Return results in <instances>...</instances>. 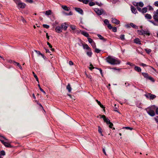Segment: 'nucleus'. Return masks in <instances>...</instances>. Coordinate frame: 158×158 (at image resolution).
I'll return each mask as SVG.
<instances>
[{
	"label": "nucleus",
	"instance_id": "3",
	"mask_svg": "<svg viewBox=\"0 0 158 158\" xmlns=\"http://www.w3.org/2000/svg\"><path fill=\"white\" fill-rule=\"evenodd\" d=\"M144 96L147 99H149L150 100H153L156 97L155 95L152 94L150 93H147L144 95Z\"/></svg>",
	"mask_w": 158,
	"mask_h": 158
},
{
	"label": "nucleus",
	"instance_id": "9",
	"mask_svg": "<svg viewBox=\"0 0 158 158\" xmlns=\"http://www.w3.org/2000/svg\"><path fill=\"white\" fill-rule=\"evenodd\" d=\"M1 142L6 147L11 148V145L9 143L7 142H4V141L2 140L1 139H0Z\"/></svg>",
	"mask_w": 158,
	"mask_h": 158
},
{
	"label": "nucleus",
	"instance_id": "15",
	"mask_svg": "<svg viewBox=\"0 0 158 158\" xmlns=\"http://www.w3.org/2000/svg\"><path fill=\"white\" fill-rule=\"evenodd\" d=\"M145 17L147 19H150L152 18V16L148 14H146L145 15Z\"/></svg>",
	"mask_w": 158,
	"mask_h": 158
},
{
	"label": "nucleus",
	"instance_id": "34",
	"mask_svg": "<svg viewBox=\"0 0 158 158\" xmlns=\"http://www.w3.org/2000/svg\"><path fill=\"white\" fill-rule=\"evenodd\" d=\"M70 27L72 30H75V29H76V27L75 25H70Z\"/></svg>",
	"mask_w": 158,
	"mask_h": 158
},
{
	"label": "nucleus",
	"instance_id": "56",
	"mask_svg": "<svg viewBox=\"0 0 158 158\" xmlns=\"http://www.w3.org/2000/svg\"><path fill=\"white\" fill-rule=\"evenodd\" d=\"M21 20L22 21L23 23H25L26 22V20L23 18V17H21Z\"/></svg>",
	"mask_w": 158,
	"mask_h": 158
},
{
	"label": "nucleus",
	"instance_id": "37",
	"mask_svg": "<svg viewBox=\"0 0 158 158\" xmlns=\"http://www.w3.org/2000/svg\"><path fill=\"white\" fill-rule=\"evenodd\" d=\"M104 23L106 25H108L109 23V22L108 19H105L104 21Z\"/></svg>",
	"mask_w": 158,
	"mask_h": 158
},
{
	"label": "nucleus",
	"instance_id": "60",
	"mask_svg": "<svg viewBox=\"0 0 158 158\" xmlns=\"http://www.w3.org/2000/svg\"><path fill=\"white\" fill-rule=\"evenodd\" d=\"M69 64L70 65H73V63L71 61H69Z\"/></svg>",
	"mask_w": 158,
	"mask_h": 158
},
{
	"label": "nucleus",
	"instance_id": "31",
	"mask_svg": "<svg viewBox=\"0 0 158 158\" xmlns=\"http://www.w3.org/2000/svg\"><path fill=\"white\" fill-rule=\"evenodd\" d=\"M119 37L120 39L122 40H125V35L123 34L121 35Z\"/></svg>",
	"mask_w": 158,
	"mask_h": 158
},
{
	"label": "nucleus",
	"instance_id": "32",
	"mask_svg": "<svg viewBox=\"0 0 158 158\" xmlns=\"http://www.w3.org/2000/svg\"><path fill=\"white\" fill-rule=\"evenodd\" d=\"M33 74L34 77L35 78L36 80L37 81L38 83H39L38 78L37 77V76L35 75V73L34 72H33Z\"/></svg>",
	"mask_w": 158,
	"mask_h": 158
},
{
	"label": "nucleus",
	"instance_id": "54",
	"mask_svg": "<svg viewBox=\"0 0 158 158\" xmlns=\"http://www.w3.org/2000/svg\"><path fill=\"white\" fill-rule=\"evenodd\" d=\"M140 65L142 66L143 67H146L147 66V65L144 64H143V63H141L140 64Z\"/></svg>",
	"mask_w": 158,
	"mask_h": 158
},
{
	"label": "nucleus",
	"instance_id": "64",
	"mask_svg": "<svg viewBox=\"0 0 158 158\" xmlns=\"http://www.w3.org/2000/svg\"><path fill=\"white\" fill-rule=\"evenodd\" d=\"M156 114H158V108H156Z\"/></svg>",
	"mask_w": 158,
	"mask_h": 158
},
{
	"label": "nucleus",
	"instance_id": "10",
	"mask_svg": "<svg viewBox=\"0 0 158 158\" xmlns=\"http://www.w3.org/2000/svg\"><path fill=\"white\" fill-rule=\"evenodd\" d=\"M55 30V31L58 33H60L62 31V30L60 28V26H59L56 27Z\"/></svg>",
	"mask_w": 158,
	"mask_h": 158
},
{
	"label": "nucleus",
	"instance_id": "46",
	"mask_svg": "<svg viewBox=\"0 0 158 158\" xmlns=\"http://www.w3.org/2000/svg\"><path fill=\"white\" fill-rule=\"evenodd\" d=\"M100 50L96 48H95V51L97 53H99L100 52Z\"/></svg>",
	"mask_w": 158,
	"mask_h": 158
},
{
	"label": "nucleus",
	"instance_id": "53",
	"mask_svg": "<svg viewBox=\"0 0 158 158\" xmlns=\"http://www.w3.org/2000/svg\"><path fill=\"white\" fill-rule=\"evenodd\" d=\"M153 14L158 15V9L156 11H154Z\"/></svg>",
	"mask_w": 158,
	"mask_h": 158
},
{
	"label": "nucleus",
	"instance_id": "42",
	"mask_svg": "<svg viewBox=\"0 0 158 158\" xmlns=\"http://www.w3.org/2000/svg\"><path fill=\"white\" fill-rule=\"evenodd\" d=\"M148 79L150 80L151 81H152L153 82H154L155 81V80H154V79L152 77H151L150 76L149 77H148Z\"/></svg>",
	"mask_w": 158,
	"mask_h": 158
},
{
	"label": "nucleus",
	"instance_id": "51",
	"mask_svg": "<svg viewBox=\"0 0 158 158\" xmlns=\"http://www.w3.org/2000/svg\"><path fill=\"white\" fill-rule=\"evenodd\" d=\"M109 127L110 128H112V127L113 126V124L111 123L110 122V123H109Z\"/></svg>",
	"mask_w": 158,
	"mask_h": 158
},
{
	"label": "nucleus",
	"instance_id": "58",
	"mask_svg": "<svg viewBox=\"0 0 158 158\" xmlns=\"http://www.w3.org/2000/svg\"><path fill=\"white\" fill-rule=\"evenodd\" d=\"M130 24H126L125 25V27H127V28H130Z\"/></svg>",
	"mask_w": 158,
	"mask_h": 158
},
{
	"label": "nucleus",
	"instance_id": "13",
	"mask_svg": "<svg viewBox=\"0 0 158 158\" xmlns=\"http://www.w3.org/2000/svg\"><path fill=\"white\" fill-rule=\"evenodd\" d=\"M81 32V33L82 35H84L86 37H89V34L85 31H80Z\"/></svg>",
	"mask_w": 158,
	"mask_h": 158
},
{
	"label": "nucleus",
	"instance_id": "22",
	"mask_svg": "<svg viewBox=\"0 0 158 158\" xmlns=\"http://www.w3.org/2000/svg\"><path fill=\"white\" fill-rule=\"evenodd\" d=\"M135 69L138 72H141V69L139 67L137 66H135Z\"/></svg>",
	"mask_w": 158,
	"mask_h": 158
},
{
	"label": "nucleus",
	"instance_id": "12",
	"mask_svg": "<svg viewBox=\"0 0 158 158\" xmlns=\"http://www.w3.org/2000/svg\"><path fill=\"white\" fill-rule=\"evenodd\" d=\"M76 10L80 14L82 15L83 14V10L80 8H75Z\"/></svg>",
	"mask_w": 158,
	"mask_h": 158
},
{
	"label": "nucleus",
	"instance_id": "30",
	"mask_svg": "<svg viewBox=\"0 0 158 158\" xmlns=\"http://www.w3.org/2000/svg\"><path fill=\"white\" fill-rule=\"evenodd\" d=\"M89 51V52H87V54L89 56L91 57L92 55V52L91 51V49H90V50Z\"/></svg>",
	"mask_w": 158,
	"mask_h": 158
},
{
	"label": "nucleus",
	"instance_id": "48",
	"mask_svg": "<svg viewBox=\"0 0 158 158\" xmlns=\"http://www.w3.org/2000/svg\"><path fill=\"white\" fill-rule=\"evenodd\" d=\"M112 29L113 31L114 32H116L117 31V28L116 27H112Z\"/></svg>",
	"mask_w": 158,
	"mask_h": 158
},
{
	"label": "nucleus",
	"instance_id": "33",
	"mask_svg": "<svg viewBox=\"0 0 158 158\" xmlns=\"http://www.w3.org/2000/svg\"><path fill=\"white\" fill-rule=\"evenodd\" d=\"M147 8L149 10H153V8L150 6H147Z\"/></svg>",
	"mask_w": 158,
	"mask_h": 158
},
{
	"label": "nucleus",
	"instance_id": "17",
	"mask_svg": "<svg viewBox=\"0 0 158 158\" xmlns=\"http://www.w3.org/2000/svg\"><path fill=\"white\" fill-rule=\"evenodd\" d=\"M131 9L132 13L134 14H136V13L137 12V10L133 6H131Z\"/></svg>",
	"mask_w": 158,
	"mask_h": 158
},
{
	"label": "nucleus",
	"instance_id": "45",
	"mask_svg": "<svg viewBox=\"0 0 158 158\" xmlns=\"http://www.w3.org/2000/svg\"><path fill=\"white\" fill-rule=\"evenodd\" d=\"M0 154L2 156H4L5 155V152L4 151H1Z\"/></svg>",
	"mask_w": 158,
	"mask_h": 158
},
{
	"label": "nucleus",
	"instance_id": "28",
	"mask_svg": "<svg viewBox=\"0 0 158 158\" xmlns=\"http://www.w3.org/2000/svg\"><path fill=\"white\" fill-rule=\"evenodd\" d=\"M137 4L138 5L141 7H143L144 5L143 3L142 2H139L138 3H137Z\"/></svg>",
	"mask_w": 158,
	"mask_h": 158
},
{
	"label": "nucleus",
	"instance_id": "11",
	"mask_svg": "<svg viewBox=\"0 0 158 158\" xmlns=\"http://www.w3.org/2000/svg\"><path fill=\"white\" fill-rule=\"evenodd\" d=\"M25 4L22 2H19L18 4V6L19 8H23L25 7Z\"/></svg>",
	"mask_w": 158,
	"mask_h": 158
},
{
	"label": "nucleus",
	"instance_id": "63",
	"mask_svg": "<svg viewBox=\"0 0 158 158\" xmlns=\"http://www.w3.org/2000/svg\"><path fill=\"white\" fill-rule=\"evenodd\" d=\"M102 151H103V153L105 155H106V152H105V149L104 148H103Z\"/></svg>",
	"mask_w": 158,
	"mask_h": 158
},
{
	"label": "nucleus",
	"instance_id": "27",
	"mask_svg": "<svg viewBox=\"0 0 158 158\" xmlns=\"http://www.w3.org/2000/svg\"><path fill=\"white\" fill-rule=\"evenodd\" d=\"M35 52L36 53L38 54V56L41 55L42 56V57H44V55L43 54H42L39 51H37L36 50H34Z\"/></svg>",
	"mask_w": 158,
	"mask_h": 158
},
{
	"label": "nucleus",
	"instance_id": "55",
	"mask_svg": "<svg viewBox=\"0 0 158 158\" xmlns=\"http://www.w3.org/2000/svg\"><path fill=\"white\" fill-rule=\"evenodd\" d=\"M96 4L99 6H101L102 4L101 2H96Z\"/></svg>",
	"mask_w": 158,
	"mask_h": 158
},
{
	"label": "nucleus",
	"instance_id": "29",
	"mask_svg": "<svg viewBox=\"0 0 158 158\" xmlns=\"http://www.w3.org/2000/svg\"><path fill=\"white\" fill-rule=\"evenodd\" d=\"M51 14V11L50 10L46 11L45 12V15H48Z\"/></svg>",
	"mask_w": 158,
	"mask_h": 158
},
{
	"label": "nucleus",
	"instance_id": "23",
	"mask_svg": "<svg viewBox=\"0 0 158 158\" xmlns=\"http://www.w3.org/2000/svg\"><path fill=\"white\" fill-rule=\"evenodd\" d=\"M148 8L147 7H144L141 10V12L143 13H146L147 11Z\"/></svg>",
	"mask_w": 158,
	"mask_h": 158
},
{
	"label": "nucleus",
	"instance_id": "35",
	"mask_svg": "<svg viewBox=\"0 0 158 158\" xmlns=\"http://www.w3.org/2000/svg\"><path fill=\"white\" fill-rule=\"evenodd\" d=\"M38 86L39 88V89H40V90L42 92H43L44 94H45V91L44 90L42 89L41 87H40V84H38Z\"/></svg>",
	"mask_w": 158,
	"mask_h": 158
},
{
	"label": "nucleus",
	"instance_id": "52",
	"mask_svg": "<svg viewBox=\"0 0 158 158\" xmlns=\"http://www.w3.org/2000/svg\"><path fill=\"white\" fill-rule=\"evenodd\" d=\"M126 129H127V130H132L133 129L132 128H131L129 127H124Z\"/></svg>",
	"mask_w": 158,
	"mask_h": 158
},
{
	"label": "nucleus",
	"instance_id": "1",
	"mask_svg": "<svg viewBox=\"0 0 158 158\" xmlns=\"http://www.w3.org/2000/svg\"><path fill=\"white\" fill-rule=\"evenodd\" d=\"M106 61L112 65H117L119 64L120 61L117 58L112 56H108L106 58Z\"/></svg>",
	"mask_w": 158,
	"mask_h": 158
},
{
	"label": "nucleus",
	"instance_id": "62",
	"mask_svg": "<svg viewBox=\"0 0 158 158\" xmlns=\"http://www.w3.org/2000/svg\"><path fill=\"white\" fill-rule=\"evenodd\" d=\"M26 1L30 3H32L33 2V1L32 0H26Z\"/></svg>",
	"mask_w": 158,
	"mask_h": 158
},
{
	"label": "nucleus",
	"instance_id": "6",
	"mask_svg": "<svg viewBox=\"0 0 158 158\" xmlns=\"http://www.w3.org/2000/svg\"><path fill=\"white\" fill-rule=\"evenodd\" d=\"M68 25L67 24L65 23H63L61 24L60 27L62 30H64V31H66L68 27Z\"/></svg>",
	"mask_w": 158,
	"mask_h": 158
},
{
	"label": "nucleus",
	"instance_id": "19",
	"mask_svg": "<svg viewBox=\"0 0 158 158\" xmlns=\"http://www.w3.org/2000/svg\"><path fill=\"white\" fill-rule=\"evenodd\" d=\"M144 35L145 34L149 36L150 35V33L149 31L148 30H144Z\"/></svg>",
	"mask_w": 158,
	"mask_h": 158
},
{
	"label": "nucleus",
	"instance_id": "36",
	"mask_svg": "<svg viewBox=\"0 0 158 158\" xmlns=\"http://www.w3.org/2000/svg\"><path fill=\"white\" fill-rule=\"evenodd\" d=\"M138 31L139 32V34L141 35H143L144 34V30H142L140 31Z\"/></svg>",
	"mask_w": 158,
	"mask_h": 158
},
{
	"label": "nucleus",
	"instance_id": "59",
	"mask_svg": "<svg viewBox=\"0 0 158 158\" xmlns=\"http://www.w3.org/2000/svg\"><path fill=\"white\" fill-rule=\"evenodd\" d=\"M47 44L49 46V47L50 48H52V46L51 45V44L48 42H47Z\"/></svg>",
	"mask_w": 158,
	"mask_h": 158
},
{
	"label": "nucleus",
	"instance_id": "18",
	"mask_svg": "<svg viewBox=\"0 0 158 158\" xmlns=\"http://www.w3.org/2000/svg\"><path fill=\"white\" fill-rule=\"evenodd\" d=\"M134 43L138 44H140L141 42L139 40V39L138 38H136L134 40Z\"/></svg>",
	"mask_w": 158,
	"mask_h": 158
},
{
	"label": "nucleus",
	"instance_id": "21",
	"mask_svg": "<svg viewBox=\"0 0 158 158\" xmlns=\"http://www.w3.org/2000/svg\"><path fill=\"white\" fill-rule=\"evenodd\" d=\"M83 47L84 49H86L89 50H90V48L89 47L88 45L86 44L83 45Z\"/></svg>",
	"mask_w": 158,
	"mask_h": 158
},
{
	"label": "nucleus",
	"instance_id": "57",
	"mask_svg": "<svg viewBox=\"0 0 158 158\" xmlns=\"http://www.w3.org/2000/svg\"><path fill=\"white\" fill-rule=\"evenodd\" d=\"M154 5L156 6H158V1L155 2Z\"/></svg>",
	"mask_w": 158,
	"mask_h": 158
},
{
	"label": "nucleus",
	"instance_id": "8",
	"mask_svg": "<svg viewBox=\"0 0 158 158\" xmlns=\"http://www.w3.org/2000/svg\"><path fill=\"white\" fill-rule=\"evenodd\" d=\"M111 22L117 25L119 24L120 23V22L118 20L114 18H111Z\"/></svg>",
	"mask_w": 158,
	"mask_h": 158
},
{
	"label": "nucleus",
	"instance_id": "47",
	"mask_svg": "<svg viewBox=\"0 0 158 158\" xmlns=\"http://www.w3.org/2000/svg\"><path fill=\"white\" fill-rule=\"evenodd\" d=\"M89 2V0H83L82 2H83L84 3L87 4Z\"/></svg>",
	"mask_w": 158,
	"mask_h": 158
},
{
	"label": "nucleus",
	"instance_id": "20",
	"mask_svg": "<svg viewBox=\"0 0 158 158\" xmlns=\"http://www.w3.org/2000/svg\"><path fill=\"white\" fill-rule=\"evenodd\" d=\"M98 131L99 133L102 136H103V135L102 133V129L99 126H98Z\"/></svg>",
	"mask_w": 158,
	"mask_h": 158
},
{
	"label": "nucleus",
	"instance_id": "61",
	"mask_svg": "<svg viewBox=\"0 0 158 158\" xmlns=\"http://www.w3.org/2000/svg\"><path fill=\"white\" fill-rule=\"evenodd\" d=\"M90 66H91V67H90L89 68V69H90V70H92L93 69H94V67H93L92 65V64H91L90 65Z\"/></svg>",
	"mask_w": 158,
	"mask_h": 158
},
{
	"label": "nucleus",
	"instance_id": "4",
	"mask_svg": "<svg viewBox=\"0 0 158 158\" xmlns=\"http://www.w3.org/2000/svg\"><path fill=\"white\" fill-rule=\"evenodd\" d=\"M94 10L99 15H100L102 14H105L104 10L102 9L100 10L98 8H95Z\"/></svg>",
	"mask_w": 158,
	"mask_h": 158
},
{
	"label": "nucleus",
	"instance_id": "16",
	"mask_svg": "<svg viewBox=\"0 0 158 158\" xmlns=\"http://www.w3.org/2000/svg\"><path fill=\"white\" fill-rule=\"evenodd\" d=\"M153 14V19L155 21L157 22L158 21V15H157L155 14Z\"/></svg>",
	"mask_w": 158,
	"mask_h": 158
},
{
	"label": "nucleus",
	"instance_id": "25",
	"mask_svg": "<svg viewBox=\"0 0 158 158\" xmlns=\"http://www.w3.org/2000/svg\"><path fill=\"white\" fill-rule=\"evenodd\" d=\"M66 88L68 90V91L69 92H71L72 90V88L71 87L70 85L69 84L68 85H67Z\"/></svg>",
	"mask_w": 158,
	"mask_h": 158
},
{
	"label": "nucleus",
	"instance_id": "41",
	"mask_svg": "<svg viewBox=\"0 0 158 158\" xmlns=\"http://www.w3.org/2000/svg\"><path fill=\"white\" fill-rule=\"evenodd\" d=\"M89 5L90 6H92L95 5V3L93 2H90L89 3Z\"/></svg>",
	"mask_w": 158,
	"mask_h": 158
},
{
	"label": "nucleus",
	"instance_id": "39",
	"mask_svg": "<svg viewBox=\"0 0 158 158\" xmlns=\"http://www.w3.org/2000/svg\"><path fill=\"white\" fill-rule=\"evenodd\" d=\"M91 46L93 48H95L96 47V46L95 43L94 42L92 44H91Z\"/></svg>",
	"mask_w": 158,
	"mask_h": 158
},
{
	"label": "nucleus",
	"instance_id": "40",
	"mask_svg": "<svg viewBox=\"0 0 158 158\" xmlns=\"http://www.w3.org/2000/svg\"><path fill=\"white\" fill-rule=\"evenodd\" d=\"M88 41L91 44H92L93 42H94L93 41V40L91 38H88Z\"/></svg>",
	"mask_w": 158,
	"mask_h": 158
},
{
	"label": "nucleus",
	"instance_id": "24",
	"mask_svg": "<svg viewBox=\"0 0 158 158\" xmlns=\"http://www.w3.org/2000/svg\"><path fill=\"white\" fill-rule=\"evenodd\" d=\"M130 25L131 27L133 28H135V29H137L138 28V27L133 23H130Z\"/></svg>",
	"mask_w": 158,
	"mask_h": 158
},
{
	"label": "nucleus",
	"instance_id": "43",
	"mask_svg": "<svg viewBox=\"0 0 158 158\" xmlns=\"http://www.w3.org/2000/svg\"><path fill=\"white\" fill-rule=\"evenodd\" d=\"M43 26L44 27L47 29H48L49 27V26L46 24H43Z\"/></svg>",
	"mask_w": 158,
	"mask_h": 158
},
{
	"label": "nucleus",
	"instance_id": "14",
	"mask_svg": "<svg viewBox=\"0 0 158 158\" xmlns=\"http://www.w3.org/2000/svg\"><path fill=\"white\" fill-rule=\"evenodd\" d=\"M97 36L100 40H102L103 41L105 42L106 41V39L104 38L103 37H102L100 35L98 34Z\"/></svg>",
	"mask_w": 158,
	"mask_h": 158
},
{
	"label": "nucleus",
	"instance_id": "5",
	"mask_svg": "<svg viewBox=\"0 0 158 158\" xmlns=\"http://www.w3.org/2000/svg\"><path fill=\"white\" fill-rule=\"evenodd\" d=\"M62 8L64 10L66 11H70L69 13V14H67L66 13H64V14L67 15H72V13H71V11L70 10V9L69 7H68L65 6H62Z\"/></svg>",
	"mask_w": 158,
	"mask_h": 158
},
{
	"label": "nucleus",
	"instance_id": "50",
	"mask_svg": "<svg viewBox=\"0 0 158 158\" xmlns=\"http://www.w3.org/2000/svg\"><path fill=\"white\" fill-rule=\"evenodd\" d=\"M107 26H108V28L110 29L112 28V27L111 26V25L110 24H108L107 25Z\"/></svg>",
	"mask_w": 158,
	"mask_h": 158
},
{
	"label": "nucleus",
	"instance_id": "7",
	"mask_svg": "<svg viewBox=\"0 0 158 158\" xmlns=\"http://www.w3.org/2000/svg\"><path fill=\"white\" fill-rule=\"evenodd\" d=\"M101 118H103L104 122L106 123L107 124H109L110 123V121L108 118H106V116L104 115H102Z\"/></svg>",
	"mask_w": 158,
	"mask_h": 158
},
{
	"label": "nucleus",
	"instance_id": "26",
	"mask_svg": "<svg viewBox=\"0 0 158 158\" xmlns=\"http://www.w3.org/2000/svg\"><path fill=\"white\" fill-rule=\"evenodd\" d=\"M142 75L144 77L147 78L148 79V77H149L150 76H148V74L145 73H142Z\"/></svg>",
	"mask_w": 158,
	"mask_h": 158
},
{
	"label": "nucleus",
	"instance_id": "49",
	"mask_svg": "<svg viewBox=\"0 0 158 158\" xmlns=\"http://www.w3.org/2000/svg\"><path fill=\"white\" fill-rule=\"evenodd\" d=\"M127 65H130L131 66H134V64H133L130 63V62H127Z\"/></svg>",
	"mask_w": 158,
	"mask_h": 158
},
{
	"label": "nucleus",
	"instance_id": "2",
	"mask_svg": "<svg viewBox=\"0 0 158 158\" xmlns=\"http://www.w3.org/2000/svg\"><path fill=\"white\" fill-rule=\"evenodd\" d=\"M156 108V106L153 105L151 107H148L146 110L148 114L151 116H153L155 114L154 110Z\"/></svg>",
	"mask_w": 158,
	"mask_h": 158
},
{
	"label": "nucleus",
	"instance_id": "44",
	"mask_svg": "<svg viewBox=\"0 0 158 158\" xmlns=\"http://www.w3.org/2000/svg\"><path fill=\"white\" fill-rule=\"evenodd\" d=\"M145 51L147 53H150L151 51V49H145Z\"/></svg>",
	"mask_w": 158,
	"mask_h": 158
},
{
	"label": "nucleus",
	"instance_id": "38",
	"mask_svg": "<svg viewBox=\"0 0 158 158\" xmlns=\"http://www.w3.org/2000/svg\"><path fill=\"white\" fill-rule=\"evenodd\" d=\"M15 63L17 64V65L20 68V69H22V67L17 62H14Z\"/></svg>",
	"mask_w": 158,
	"mask_h": 158
}]
</instances>
